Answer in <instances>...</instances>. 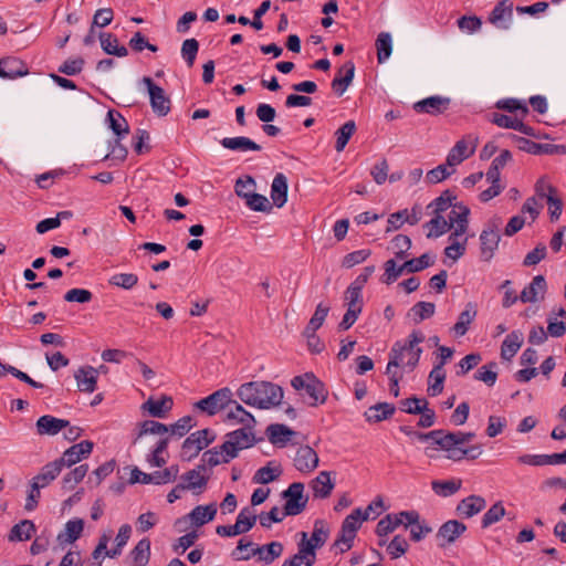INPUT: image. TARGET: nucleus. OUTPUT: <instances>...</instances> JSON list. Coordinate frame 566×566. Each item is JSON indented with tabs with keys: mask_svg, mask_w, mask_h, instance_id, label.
<instances>
[{
	"mask_svg": "<svg viewBox=\"0 0 566 566\" xmlns=\"http://www.w3.org/2000/svg\"><path fill=\"white\" fill-rule=\"evenodd\" d=\"M474 438V432L433 430L427 433V449L443 450L447 452V458L453 461L474 460L482 454L481 446L464 447Z\"/></svg>",
	"mask_w": 566,
	"mask_h": 566,
	"instance_id": "1",
	"label": "nucleus"
},
{
	"mask_svg": "<svg viewBox=\"0 0 566 566\" xmlns=\"http://www.w3.org/2000/svg\"><path fill=\"white\" fill-rule=\"evenodd\" d=\"M237 395L245 405L270 409L282 402L283 389L270 381H250L241 385Z\"/></svg>",
	"mask_w": 566,
	"mask_h": 566,
	"instance_id": "2",
	"label": "nucleus"
},
{
	"mask_svg": "<svg viewBox=\"0 0 566 566\" xmlns=\"http://www.w3.org/2000/svg\"><path fill=\"white\" fill-rule=\"evenodd\" d=\"M459 214L455 216V224L453 231L448 238V245L444 248V255L451 263L457 262L467 251L468 244V228H469V213L468 207L460 208L457 211Z\"/></svg>",
	"mask_w": 566,
	"mask_h": 566,
	"instance_id": "3",
	"label": "nucleus"
},
{
	"mask_svg": "<svg viewBox=\"0 0 566 566\" xmlns=\"http://www.w3.org/2000/svg\"><path fill=\"white\" fill-rule=\"evenodd\" d=\"M422 339L420 331L412 332L405 344L398 342L394 345L390 357L395 359L400 367L411 370L418 364L422 353V349L419 347Z\"/></svg>",
	"mask_w": 566,
	"mask_h": 566,
	"instance_id": "4",
	"label": "nucleus"
},
{
	"mask_svg": "<svg viewBox=\"0 0 566 566\" xmlns=\"http://www.w3.org/2000/svg\"><path fill=\"white\" fill-rule=\"evenodd\" d=\"M397 259H390L385 262V273L382 275V282L385 284L394 283L402 274H410L422 271L424 269V254L418 258L407 260L401 264H397Z\"/></svg>",
	"mask_w": 566,
	"mask_h": 566,
	"instance_id": "5",
	"label": "nucleus"
},
{
	"mask_svg": "<svg viewBox=\"0 0 566 566\" xmlns=\"http://www.w3.org/2000/svg\"><path fill=\"white\" fill-rule=\"evenodd\" d=\"M502 226V219L494 217L485 224V228L480 234L481 242V258L483 261L489 262L497 250L501 237L500 229Z\"/></svg>",
	"mask_w": 566,
	"mask_h": 566,
	"instance_id": "6",
	"label": "nucleus"
},
{
	"mask_svg": "<svg viewBox=\"0 0 566 566\" xmlns=\"http://www.w3.org/2000/svg\"><path fill=\"white\" fill-rule=\"evenodd\" d=\"M216 436L209 429L198 430L186 438L181 447V458L190 461L197 457L201 450L213 442Z\"/></svg>",
	"mask_w": 566,
	"mask_h": 566,
	"instance_id": "7",
	"label": "nucleus"
},
{
	"mask_svg": "<svg viewBox=\"0 0 566 566\" xmlns=\"http://www.w3.org/2000/svg\"><path fill=\"white\" fill-rule=\"evenodd\" d=\"M479 138L472 134L465 135L450 149L447 156V165L455 168L463 160L472 156L476 149Z\"/></svg>",
	"mask_w": 566,
	"mask_h": 566,
	"instance_id": "8",
	"label": "nucleus"
},
{
	"mask_svg": "<svg viewBox=\"0 0 566 566\" xmlns=\"http://www.w3.org/2000/svg\"><path fill=\"white\" fill-rule=\"evenodd\" d=\"M232 402V391L228 388L216 390L208 397L200 399L195 407L209 416H213Z\"/></svg>",
	"mask_w": 566,
	"mask_h": 566,
	"instance_id": "9",
	"label": "nucleus"
},
{
	"mask_svg": "<svg viewBox=\"0 0 566 566\" xmlns=\"http://www.w3.org/2000/svg\"><path fill=\"white\" fill-rule=\"evenodd\" d=\"M255 439L251 430L247 428L234 430L227 434V440L221 444L222 450H228V457L237 458L242 449L254 444Z\"/></svg>",
	"mask_w": 566,
	"mask_h": 566,
	"instance_id": "10",
	"label": "nucleus"
},
{
	"mask_svg": "<svg viewBox=\"0 0 566 566\" xmlns=\"http://www.w3.org/2000/svg\"><path fill=\"white\" fill-rule=\"evenodd\" d=\"M143 83L147 87L153 112L159 117L166 116L171 108L169 96L164 88L155 84L150 77H143Z\"/></svg>",
	"mask_w": 566,
	"mask_h": 566,
	"instance_id": "11",
	"label": "nucleus"
},
{
	"mask_svg": "<svg viewBox=\"0 0 566 566\" xmlns=\"http://www.w3.org/2000/svg\"><path fill=\"white\" fill-rule=\"evenodd\" d=\"M304 484L301 482L292 483L282 495L286 499L284 505V515H297L306 506L307 499L303 495Z\"/></svg>",
	"mask_w": 566,
	"mask_h": 566,
	"instance_id": "12",
	"label": "nucleus"
},
{
	"mask_svg": "<svg viewBox=\"0 0 566 566\" xmlns=\"http://www.w3.org/2000/svg\"><path fill=\"white\" fill-rule=\"evenodd\" d=\"M465 207L464 205H454V207L447 212V214H436L427 222V227L429 228V232L427 237H440L447 231L454 229L455 224V216L459 213L460 208Z\"/></svg>",
	"mask_w": 566,
	"mask_h": 566,
	"instance_id": "13",
	"label": "nucleus"
},
{
	"mask_svg": "<svg viewBox=\"0 0 566 566\" xmlns=\"http://www.w3.org/2000/svg\"><path fill=\"white\" fill-rule=\"evenodd\" d=\"M93 442L90 440L81 441L69 449H66L62 457L56 459L60 467L63 469L64 467H72L80 462L82 459L88 457L93 450Z\"/></svg>",
	"mask_w": 566,
	"mask_h": 566,
	"instance_id": "14",
	"label": "nucleus"
},
{
	"mask_svg": "<svg viewBox=\"0 0 566 566\" xmlns=\"http://www.w3.org/2000/svg\"><path fill=\"white\" fill-rule=\"evenodd\" d=\"M283 553V545L280 542H271L270 544L258 546L252 548L245 556H238L233 554V558L237 560H248L252 556L259 555V558L266 564L272 563L274 559L280 557Z\"/></svg>",
	"mask_w": 566,
	"mask_h": 566,
	"instance_id": "15",
	"label": "nucleus"
},
{
	"mask_svg": "<svg viewBox=\"0 0 566 566\" xmlns=\"http://www.w3.org/2000/svg\"><path fill=\"white\" fill-rule=\"evenodd\" d=\"M547 283L543 275H535L531 283L521 292L520 300L523 303H537L545 298Z\"/></svg>",
	"mask_w": 566,
	"mask_h": 566,
	"instance_id": "16",
	"label": "nucleus"
},
{
	"mask_svg": "<svg viewBox=\"0 0 566 566\" xmlns=\"http://www.w3.org/2000/svg\"><path fill=\"white\" fill-rule=\"evenodd\" d=\"M329 534V530L326 526L325 522L322 520H317L314 523V528L312 532L311 538H307V534L305 532L301 533V541L297 546L308 548L312 546V549L321 548L327 541Z\"/></svg>",
	"mask_w": 566,
	"mask_h": 566,
	"instance_id": "17",
	"label": "nucleus"
},
{
	"mask_svg": "<svg viewBox=\"0 0 566 566\" xmlns=\"http://www.w3.org/2000/svg\"><path fill=\"white\" fill-rule=\"evenodd\" d=\"M318 455L310 446H302L297 449L294 458V467L300 472L310 473L318 465Z\"/></svg>",
	"mask_w": 566,
	"mask_h": 566,
	"instance_id": "18",
	"label": "nucleus"
},
{
	"mask_svg": "<svg viewBox=\"0 0 566 566\" xmlns=\"http://www.w3.org/2000/svg\"><path fill=\"white\" fill-rule=\"evenodd\" d=\"M421 218H422L421 211L417 210L416 208H413L411 211L403 209V210L397 211L395 213H391L387 220L386 232L388 233V232L398 230L405 223L416 224L421 220Z\"/></svg>",
	"mask_w": 566,
	"mask_h": 566,
	"instance_id": "19",
	"label": "nucleus"
},
{
	"mask_svg": "<svg viewBox=\"0 0 566 566\" xmlns=\"http://www.w3.org/2000/svg\"><path fill=\"white\" fill-rule=\"evenodd\" d=\"M355 75V64L352 61L345 62L337 71L332 81V88L337 96H342L352 84Z\"/></svg>",
	"mask_w": 566,
	"mask_h": 566,
	"instance_id": "20",
	"label": "nucleus"
},
{
	"mask_svg": "<svg viewBox=\"0 0 566 566\" xmlns=\"http://www.w3.org/2000/svg\"><path fill=\"white\" fill-rule=\"evenodd\" d=\"M83 530L84 521L82 518L70 520L56 536L57 545L63 549L67 544H73L81 537Z\"/></svg>",
	"mask_w": 566,
	"mask_h": 566,
	"instance_id": "21",
	"label": "nucleus"
},
{
	"mask_svg": "<svg viewBox=\"0 0 566 566\" xmlns=\"http://www.w3.org/2000/svg\"><path fill=\"white\" fill-rule=\"evenodd\" d=\"M490 120L499 127L510 128V129L517 130L522 134H525L527 136H534V129L531 126L525 125L522 122V119L516 116L512 117V116L504 115L501 113H493L491 115Z\"/></svg>",
	"mask_w": 566,
	"mask_h": 566,
	"instance_id": "22",
	"label": "nucleus"
},
{
	"mask_svg": "<svg viewBox=\"0 0 566 566\" xmlns=\"http://www.w3.org/2000/svg\"><path fill=\"white\" fill-rule=\"evenodd\" d=\"M205 464H198L195 469L181 475L182 483L180 484L185 488V490H199V492H201V490L206 488L209 480V476L205 475Z\"/></svg>",
	"mask_w": 566,
	"mask_h": 566,
	"instance_id": "23",
	"label": "nucleus"
},
{
	"mask_svg": "<svg viewBox=\"0 0 566 566\" xmlns=\"http://www.w3.org/2000/svg\"><path fill=\"white\" fill-rule=\"evenodd\" d=\"M512 9L511 1H500L490 13L489 21L496 28L507 29L513 15Z\"/></svg>",
	"mask_w": 566,
	"mask_h": 566,
	"instance_id": "24",
	"label": "nucleus"
},
{
	"mask_svg": "<svg viewBox=\"0 0 566 566\" xmlns=\"http://www.w3.org/2000/svg\"><path fill=\"white\" fill-rule=\"evenodd\" d=\"M307 379L305 391L311 398L310 406L315 407L318 403H324L327 399V390L324 384L318 380L313 374H305Z\"/></svg>",
	"mask_w": 566,
	"mask_h": 566,
	"instance_id": "25",
	"label": "nucleus"
},
{
	"mask_svg": "<svg viewBox=\"0 0 566 566\" xmlns=\"http://www.w3.org/2000/svg\"><path fill=\"white\" fill-rule=\"evenodd\" d=\"M485 506L486 502L482 496L470 495L459 502L457 506V514L460 517L470 518L483 511Z\"/></svg>",
	"mask_w": 566,
	"mask_h": 566,
	"instance_id": "26",
	"label": "nucleus"
},
{
	"mask_svg": "<svg viewBox=\"0 0 566 566\" xmlns=\"http://www.w3.org/2000/svg\"><path fill=\"white\" fill-rule=\"evenodd\" d=\"M467 531V526L457 521L451 520L441 525L437 533V538L441 541L440 545L453 543L459 536Z\"/></svg>",
	"mask_w": 566,
	"mask_h": 566,
	"instance_id": "27",
	"label": "nucleus"
},
{
	"mask_svg": "<svg viewBox=\"0 0 566 566\" xmlns=\"http://www.w3.org/2000/svg\"><path fill=\"white\" fill-rule=\"evenodd\" d=\"M28 74L27 65L17 57H3L0 60V77L17 78Z\"/></svg>",
	"mask_w": 566,
	"mask_h": 566,
	"instance_id": "28",
	"label": "nucleus"
},
{
	"mask_svg": "<svg viewBox=\"0 0 566 566\" xmlns=\"http://www.w3.org/2000/svg\"><path fill=\"white\" fill-rule=\"evenodd\" d=\"M77 388L83 392H93L96 389L97 377L95 376V367L83 366L74 373Z\"/></svg>",
	"mask_w": 566,
	"mask_h": 566,
	"instance_id": "29",
	"label": "nucleus"
},
{
	"mask_svg": "<svg viewBox=\"0 0 566 566\" xmlns=\"http://www.w3.org/2000/svg\"><path fill=\"white\" fill-rule=\"evenodd\" d=\"M70 426V422L64 419H59L53 416H42L36 421V430L39 434L55 436L62 429Z\"/></svg>",
	"mask_w": 566,
	"mask_h": 566,
	"instance_id": "30",
	"label": "nucleus"
},
{
	"mask_svg": "<svg viewBox=\"0 0 566 566\" xmlns=\"http://www.w3.org/2000/svg\"><path fill=\"white\" fill-rule=\"evenodd\" d=\"M287 179L285 175L279 172L275 175L271 185V199L273 205L282 208L287 201Z\"/></svg>",
	"mask_w": 566,
	"mask_h": 566,
	"instance_id": "31",
	"label": "nucleus"
},
{
	"mask_svg": "<svg viewBox=\"0 0 566 566\" xmlns=\"http://www.w3.org/2000/svg\"><path fill=\"white\" fill-rule=\"evenodd\" d=\"M172 405V398L164 395L158 400L149 398L146 402H144L143 409L147 410L151 417L165 418L166 415L171 410Z\"/></svg>",
	"mask_w": 566,
	"mask_h": 566,
	"instance_id": "32",
	"label": "nucleus"
},
{
	"mask_svg": "<svg viewBox=\"0 0 566 566\" xmlns=\"http://www.w3.org/2000/svg\"><path fill=\"white\" fill-rule=\"evenodd\" d=\"M523 340V334L520 331L507 334L501 346L502 359L511 360L522 347Z\"/></svg>",
	"mask_w": 566,
	"mask_h": 566,
	"instance_id": "33",
	"label": "nucleus"
},
{
	"mask_svg": "<svg viewBox=\"0 0 566 566\" xmlns=\"http://www.w3.org/2000/svg\"><path fill=\"white\" fill-rule=\"evenodd\" d=\"M313 495L317 499H326L331 495L335 483L331 479V472L322 471L311 483Z\"/></svg>",
	"mask_w": 566,
	"mask_h": 566,
	"instance_id": "34",
	"label": "nucleus"
},
{
	"mask_svg": "<svg viewBox=\"0 0 566 566\" xmlns=\"http://www.w3.org/2000/svg\"><path fill=\"white\" fill-rule=\"evenodd\" d=\"M220 144L222 147L235 151H260L262 149L259 144L244 136L224 137Z\"/></svg>",
	"mask_w": 566,
	"mask_h": 566,
	"instance_id": "35",
	"label": "nucleus"
},
{
	"mask_svg": "<svg viewBox=\"0 0 566 566\" xmlns=\"http://www.w3.org/2000/svg\"><path fill=\"white\" fill-rule=\"evenodd\" d=\"M129 566H146L150 558V541L140 539L129 553Z\"/></svg>",
	"mask_w": 566,
	"mask_h": 566,
	"instance_id": "36",
	"label": "nucleus"
},
{
	"mask_svg": "<svg viewBox=\"0 0 566 566\" xmlns=\"http://www.w3.org/2000/svg\"><path fill=\"white\" fill-rule=\"evenodd\" d=\"M169 433V427L165 423L155 421V420H145L139 423V431L135 439L133 440V444H137L145 436L155 434L163 437Z\"/></svg>",
	"mask_w": 566,
	"mask_h": 566,
	"instance_id": "37",
	"label": "nucleus"
},
{
	"mask_svg": "<svg viewBox=\"0 0 566 566\" xmlns=\"http://www.w3.org/2000/svg\"><path fill=\"white\" fill-rule=\"evenodd\" d=\"M101 46L106 54L124 57L128 54L124 45H118L117 38L112 33H99Z\"/></svg>",
	"mask_w": 566,
	"mask_h": 566,
	"instance_id": "38",
	"label": "nucleus"
},
{
	"mask_svg": "<svg viewBox=\"0 0 566 566\" xmlns=\"http://www.w3.org/2000/svg\"><path fill=\"white\" fill-rule=\"evenodd\" d=\"M62 471V468L57 463L56 460L45 464L40 473L35 475L32 480V483L40 488H44L49 485Z\"/></svg>",
	"mask_w": 566,
	"mask_h": 566,
	"instance_id": "39",
	"label": "nucleus"
},
{
	"mask_svg": "<svg viewBox=\"0 0 566 566\" xmlns=\"http://www.w3.org/2000/svg\"><path fill=\"white\" fill-rule=\"evenodd\" d=\"M217 514L216 504L198 505L190 513L189 518L196 526H202L203 524L212 521Z\"/></svg>",
	"mask_w": 566,
	"mask_h": 566,
	"instance_id": "40",
	"label": "nucleus"
},
{
	"mask_svg": "<svg viewBox=\"0 0 566 566\" xmlns=\"http://www.w3.org/2000/svg\"><path fill=\"white\" fill-rule=\"evenodd\" d=\"M266 434L271 443L284 446L295 432L285 424L273 423L266 428Z\"/></svg>",
	"mask_w": 566,
	"mask_h": 566,
	"instance_id": "41",
	"label": "nucleus"
},
{
	"mask_svg": "<svg viewBox=\"0 0 566 566\" xmlns=\"http://www.w3.org/2000/svg\"><path fill=\"white\" fill-rule=\"evenodd\" d=\"M395 406L388 402H379L375 406H371L365 412L366 420L368 422H380L395 412Z\"/></svg>",
	"mask_w": 566,
	"mask_h": 566,
	"instance_id": "42",
	"label": "nucleus"
},
{
	"mask_svg": "<svg viewBox=\"0 0 566 566\" xmlns=\"http://www.w3.org/2000/svg\"><path fill=\"white\" fill-rule=\"evenodd\" d=\"M452 99L448 96H427V114L434 116L446 114L450 109Z\"/></svg>",
	"mask_w": 566,
	"mask_h": 566,
	"instance_id": "43",
	"label": "nucleus"
},
{
	"mask_svg": "<svg viewBox=\"0 0 566 566\" xmlns=\"http://www.w3.org/2000/svg\"><path fill=\"white\" fill-rule=\"evenodd\" d=\"M403 517V524L406 528L410 527V536L413 541H419L423 532L422 525L419 523L420 515L416 511L400 512Z\"/></svg>",
	"mask_w": 566,
	"mask_h": 566,
	"instance_id": "44",
	"label": "nucleus"
},
{
	"mask_svg": "<svg viewBox=\"0 0 566 566\" xmlns=\"http://www.w3.org/2000/svg\"><path fill=\"white\" fill-rule=\"evenodd\" d=\"M476 315V311L472 303H468L465 310L460 313L458 322L453 326V331L457 336H463L469 328V325L473 322Z\"/></svg>",
	"mask_w": 566,
	"mask_h": 566,
	"instance_id": "45",
	"label": "nucleus"
},
{
	"mask_svg": "<svg viewBox=\"0 0 566 566\" xmlns=\"http://www.w3.org/2000/svg\"><path fill=\"white\" fill-rule=\"evenodd\" d=\"M34 523L30 520H23L11 528L9 534V541H28L31 538L32 533H34Z\"/></svg>",
	"mask_w": 566,
	"mask_h": 566,
	"instance_id": "46",
	"label": "nucleus"
},
{
	"mask_svg": "<svg viewBox=\"0 0 566 566\" xmlns=\"http://www.w3.org/2000/svg\"><path fill=\"white\" fill-rule=\"evenodd\" d=\"M233 458L228 457V450H222L221 447L219 448V450L217 448H213L206 451L202 454L200 464H205L206 468H213L220 463H228Z\"/></svg>",
	"mask_w": 566,
	"mask_h": 566,
	"instance_id": "47",
	"label": "nucleus"
},
{
	"mask_svg": "<svg viewBox=\"0 0 566 566\" xmlns=\"http://www.w3.org/2000/svg\"><path fill=\"white\" fill-rule=\"evenodd\" d=\"M88 471L87 464H81L65 474L62 479V489L65 491L73 490L86 475Z\"/></svg>",
	"mask_w": 566,
	"mask_h": 566,
	"instance_id": "48",
	"label": "nucleus"
},
{
	"mask_svg": "<svg viewBox=\"0 0 566 566\" xmlns=\"http://www.w3.org/2000/svg\"><path fill=\"white\" fill-rule=\"evenodd\" d=\"M462 485L461 480H443V481H432L431 486L434 493L439 496H451L455 494Z\"/></svg>",
	"mask_w": 566,
	"mask_h": 566,
	"instance_id": "49",
	"label": "nucleus"
},
{
	"mask_svg": "<svg viewBox=\"0 0 566 566\" xmlns=\"http://www.w3.org/2000/svg\"><path fill=\"white\" fill-rule=\"evenodd\" d=\"M423 427L424 419L420 417L416 426L410 423L402 424L400 426V431L409 438L410 443L417 446L424 443V432L421 430Z\"/></svg>",
	"mask_w": 566,
	"mask_h": 566,
	"instance_id": "50",
	"label": "nucleus"
},
{
	"mask_svg": "<svg viewBox=\"0 0 566 566\" xmlns=\"http://www.w3.org/2000/svg\"><path fill=\"white\" fill-rule=\"evenodd\" d=\"M403 524V517L399 514H388L384 518H381L376 527V533L378 536H386L399 525Z\"/></svg>",
	"mask_w": 566,
	"mask_h": 566,
	"instance_id": "51",
	"label": "nucleus"
},
{
	"mask_svg": "<svg viewBox=\"0 0 566 566\" xmlns=\"http://www.w3.org/2000/svg\"><path fill=\"white\" fill-rule=\"evenodd\" d=\"M355 130H356L355 122L348 120L335 132V136H336L335 149H336V151L340 153L344 150L348 140L355 133Z\"/></svg>",
	"mask_w": 566,
	"mask_h": 566,
	"instance_id": "52",
	"label": "nucleus"
},
{
	"mask_svg": "<svg viewBox=\"0 0 566 566\" xmlns=\"http://www.w3.org/2000/svg\"><path fill=\"white\" fill-rule=\"evenodd\" d=\"M130 535L132 526L129 524L122 525L115 538L116 545L113 549L106 552V556L109 558H115L119 556L123 552L124 546L127 544Z\"/></svg>",
	"mask_w": 566,
	"mask_h": 566,
	"instance_id": "53",
	"label": "nucleus"
},
{
	"mask_svg": "<svg viewBox=\"0 0 566 566\" xmlns=\"http://www.w3.org/2000/svg\"><path fill=\"white\" fill-rule=\"evenodd\" d=\"M377 59L379 63H384L392 52V40L388 32H381L376 40Z\"/></svg>",
	"mask_w": 566,
	"mask_h": 566,
	"instance_id": "54",
	"label": "nucleus"
},
{
	"mask_svg": "<svg viewBox=\"0 0 566 566\" xmlns=\"http://www.w3.org/2000/svg\"><path fill=\"white\" fill-rule=\"evenodd\" d=\"M258 516L250 507H244L237 516L235 526L240 534L249 532L255 524Z\"/></svg>",
	"mask_w": 566,
	"mask_h": 566,
	"instance_id": "55",
	"label": "nucleus"
},
{
	"mask_svg": "<svg viewBox=\"0 0 566 566\" xmlns=\"http://www.w3.org/2000/svg\"><path fill=\"white\" fill-rule=\"evenodd\" d=\"M411 247V240L409 237L403 234H397L390 243V249L395 254V259L405 260L407 258V252Z\"/></svg>",
	"mask_w": 566,
	"mask_h": 566,
	"instance_id": "56",
	"label": "nucleus"
},
{
	"mask_svg": "<svg viewBox=\"0 0 566 566\" xmlns=\"http://www.w3.org/2000/svg\"><path fill=\"white\" fill-rule=\"evenodd\" d=\"M454 199L455 196L450 190H446L429 207L433 208L436 214H447L454 207L452 203Z\"/></svg>",
	"mask_w": 566,
	"mask_h": 566,
	"instance_id": "57",
	"label": "nucleus"
},
{
	"mask_svg": "<svg viewBox=\"0 0 566 566\" xmlns=\"http://www.w3.org/2000/svg\"><path fill=\"white\" fill-rule=\"evenodd\" d=\"M109 119V127L114 134L120 138L129 133V126L127 120L117 112L109 111L107 113Z\"/></svg>",
	"mask_w": 566,
	"mask_h": 566,
	"instance_id": "58",
	"label": "nucleus"
},
{
	"mask_svg": "<svg viewBox=\"0 0 566 566\" xmlns=\"http://www.w3.org/2000/svg\"><path fill=\"white\" fill-rule=\"evenodd\" d=\"M234 409L230 410L228 413L229 419H235L239 423L244 424V428L252 430L255 420L253 416L247 411L237 401H233Z\"/></svg>",
	"mask_w": 566,
	"mask_h": 566,
	"instance_id": "59",
	"label": "nucleus"
},
{
	"mask_svg": "<svg viewBox=\"0 0 566 566\" xmlns=\"http://www.w3.org/2000/svg\"><path fill=\"white\" fill-rule=\"evenodd\" d=\"M244 200L245 205L253 211L270 212L272 210L271 202L263 195L252 192Z\"/></svg>",
	"mask_w": 566,
	"mask_h": 566,
	"instance_id": "60",
	"label": "nucleus"
},
{
	"mask_svg": "<svg viewBox=\"0 0 566 566\" xmlns=\"http://www.w3.org/2000/svg\"><path fill=\"white\" fill-rule=\"evenodd\" d=\"M196 421L191 416H185L177 420L175 423L168 426L170 436L181 438L186 436L193 427Z\"/></svg>",
	"mask_w": 566,
	"mask_h": 566,
	"instance_id": "61",
	"label": "nucleus"
},
{
	"mask_svg": "<svg viewBox=\"0 0 566 566\" xmlns=\"http://www.w3.org/2000/svg\"><path fill=\"white\" fill-rule=\"evenodd\" d=\"M429 378L433 380V384L429 387L432 396H437L443 390V382L446 380V371L442 366L436 365L429 374Z\"/></svg>",
	"mask_w": 566,
	"mask_h": 566,
	"instance_id": "62",
	"label": "nucleus"
},
{
	"mask_svg": "<svg viewBox=\"0 0 566 566\" xmlns=\"http://www.w3.org/2000/svg\"><path fill=\"white\" fill-rule=\"evenodd\" d=\"M505 515V509L501 502L493 504L483 515L481 524L483 528H488L492 524L499 522Z\"/></svg>",
	"mask_w": 566,
	"mask_h": 566,
	"instance_id": "63",
	"label": "nucleus"
},
{
	"mask_svg": "<svg viewBox=\"0 0 566 566\" xmlns=\"http://www.w3.org/2000/svg\"><path fill=\"white\" fill-rule=\"evenodd\" d=\"M138 283V276L134 273H117L109 279V284L130 290Z\"/></svg>",
	"mask_w": 566,
	"mask_h": 566,
	"instance_id": "64",
	"label": "nucleus"
}]
</instances>
